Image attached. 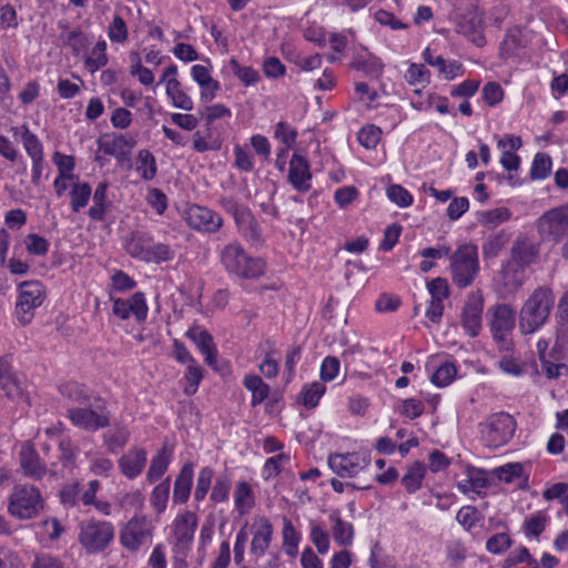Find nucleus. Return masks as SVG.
<instances>
[{
    "label": "nucleus",
    "mask_w": 568,
    "mask_h": 568,
    "mask_svg": "<svg viewBox=\"0 0 568 568\" xmlns=\"http://www.w3.org/2000/svg\"><path fill=\"white\" fill-rule=\"evenodd\" d=\"M242 236L250 242L252 245H261L263 243L262 230L258 225L257 220L246 207L236 219L234 220Z\"/></svg>",
    "instance_id": "b1692460"
},
{
    "label": "nucleus",
    "mask_w": 568,
    "mask_h": 568,
    "mask_svg": "<svg viewBox=\"0 0 568 568\" xmlns=\"http://www.w3.org/2000/svg\"><path fill=\"white\" fill-rule=\"evenodd\" d=\"M44 507L39 488L29 484L14 485L8 497V513L19 519L37 517Z\"/></svg>",
    "instance_id": "39448f33"
},
{
    "label": "nucleus",
    "mask_w": 568,
    "mask_h": 568,
    "mask_svg": "<svg viewBox=\"0 0 568 568\" xmlns=\"http://www.w3.org/2000/svg\"><path fill=\"white\" fill-rule=\"evenodd\" d=\"M283 548L288 557H295L298 552V544L301 541V534L295 529L292 521L283 518Z\"/></svg>",
    "instance_id": "a19ab883"
},
{
    "label": "nucleus",
    "mask_w": 568,
    "mask_h": 568,
    "mask_svg": "<svg viewBox=\"0 0 568 568\" xmlns=\"http://www.w3.org/2000/svg\"><path fill=\"white\" fill-rule=\"evenodd\" d=\"M156 524L146 515L135 514L120 529L121 546L131 551H139L144 545L151 544Z\"/></svg>",
    "instance_id": "1a4fd4ad"
},
{
    "label": "nucleus",
    "mask_w": 568,
    "mask_h": 568,
    "mask_svg": "<svg viewBox=\"0 0 568 568\" xmlns=\"http://www.w3.org/2000/svg\"><path fill=\"white\" fill-rule=\"evenodd\" d=\"M197 523V516L192 511L178 515L173 521L172 535L174 541L172 547L192 549Z\"/></svg>",
    "instance_id": "a211bd4d"
},
{
    "label": "nucleus",
    "mask_w": 568,
    "mask_h": 568,
    "mask_svg": "<svg viewBox=\"0 0 568 568\" xmlns=\"http://www.w3.org/2000/svg\"><path fill=\"white\" fill-rule=\"evenodd\" d=\"M449 268L453 283L459 288L470 286L479 274L478 247L473 243H463L449 255Z\"/></svg>",
    "instance_id": "7ed1b4c3"
},
{
    "label": "nucleus",
    "mask_w": 568,
    "mask_h": 568,
    "mask_svg": "<svg viewBox=\"0 0 568 568\" xmlns=\"http://www.w3.org/2000/svg\"><path fill=\"white\" fill-rule=\"evenodd\" d=\"M199 114L204 120L205 125L209 131L213 128V124L216 120L220 119H231L232 112L229 108L223 104L216 103L212 105H207L203 109H199Z\"/></svg>",
    "instance_id": "3c124183"
},
{
    "label": "nucleus",
    "mask_w": 568,
    "mask_h": 568,
    "mask_svg": "<svg viewBox=\"0 0 568 568\" xmlns=\"http://www.w3.org/2000/svg\"><path fill=\"white\" fill-rule=\"evenodd\" d=\"M405 80L409 84H428L430 81V72L424 64L410 63L405 73Z\"/></svg>",
    "instance_id": "e2e57ef3"
},
{
    "label": "nucleus",
    "mask_w": 568,
    "mask_h": 568,
    "mask_svg": "<svg viewBox=\"0 0 568 568\" xmlns=\"http://www.w3.org/2000/svg\"><path fill=\"white\" fill-rule=\"evenodd\" d=\"M59 392L63 398L74 404L91 405V399L95 396L88 388L77 382H68L59 386Z\"/></svg>",
    "instance_id": "2f4dec72"
},
{
    "label": "nucleus",
    "mask_w": 568,
    "mask_h": 568,
    "mask_svg": "<svg viewBox=\"0 0 568 568\" xmlns=\"http://www.w3.org/2000/svg\"><path fill=\"white\" fill-rule=\"evenodd\" d=\"M113 302L112 312L121 320H128L131 315L136 322L142 323L146 320L149 307L145 295L142 292H135L130 298H111Z\"/></svg>",
    "instance_id": "f3484780"
},
{
    "label": "nucleus",
    "mask_w": 568,
    "mask_h": 568,
    "mask_svg": "<svg viewBox=\"0 0 568 568\" xmlns=\"http://www.w3.org/2000/svg\"><path fill=\"white\" fill-rule=\"evenodd\" d=\"M369 463V456L361 453L333 454L328 457L331 469L339 477H354Z\"/></svg>",
    "instance_id": "2eb2a0df"
},
{
    "label": "nucleus",
    "mask_w": 568,
    "mask_h": 568,
    "mask_svg": "<svg viewBox=\"0 0 568 568\" xmlns=\"http://www.w3.org/2000/svg\"><path fill=\"white\" fill-rule=\"evenodd\" d=\"M526 45L523 33L519 29L508 30L500 43V55L508 59L517 54L519 49Z\"/></svg>",
    "instance_id": "ea45409f"
},
{
    "label": "nucleus",
    "mask_w": 568,
    "mask_h": 568,
    "mask_svg": "<svg viewBox=\"0 0 568 568\" xmlns=\"http://www.w3.org/2000/svg\"><path fill=\"white\" fill-rule=\"evenodd\" d=\"M81 491L79 483H72L65 485L60 490V501L64 507H74L81 501Z\"/></svg>",
    "instance_id": "774afa93"
},
{
    "label": "nucleus",
    "mask_w": 568,
    "mask_h": 568,
    "mask_svg": "<svg viewBox=\"0 0 568 568\" xmlns=\"http://www.w3.org/2000/svg\"><path fill=\"white\" fill-rule=\"evenodd\" d=\"M106 42L105 40H100L97 42V44L92 48L89 54H85L84 64L85 68L91 72L94 73L101 68L105 67L108 64V57H106Z\"/></svg>",
    "instance_id": "37998d69"
},
{
    "label": "nucleus",
    "mask_w": 568,
    "mask_h": 568,
    "mask_svg": "<svg viewBox=\"0 0 568 568\" xmlns=\"http://www.w3.org/2000/svg\"><path fill=\"white\" fill-rule=\"evenodd\" d=\"M510 241V234L505 230H499L489 234L481 246L484 258H495Z\"/></svg>",
    "instance_id": "72a5a7b5"
},
{
    "label": "nucleus",
    "mask_w": 568,
    "mask_h": 568,
    "mask_svg": "<svg viewBox=\"0 0 568 568\" xmlns=\"http://www.w3.org/2000/svg\"><path fill=\"white\" fill-rule=\"evenodd\" d=\"M287 181L298 192L306 193L311 190L312 172L308 160L295 152L290 161Z\"/></svg>",
    "instance_id": "412c9836"
},
{
    "label": "nucleus",
    "mask_w": 568,
    "mask_h": 568,
    "mask_svg": "<svg viewBox=\"0 0 568 568\" xmlns=\"http://www.w3.org/2000/svg\"><path fill=\"white\" fill-rule=\"evenodd\" d=\"M231 487H232L231 476L227 473L219 475L215 478L214 485L212 486L210 499L215 504L227 501Z\"/></svg>",
    "instance_id": "603ef678"
},
{
    "label": "nucleus",
    "mask_w": 568,
    "mask_h": 568,
    "mask_svg": "<svg viewBox=\"0 0 568 568\" xmlns=\"http://www.w3.org/2000/svg\"><path fill=\"white\" fill-rule=\"evenodd\" d=\"M288 462H290V456L284 453H281L276 456L267 458L263 466L264 479L267 480L273 477H276L282 471L284 465Z\"/></svg>",
    "instance_id": "680f3d73"
},
{
    "label": "nucleus",
    "mask_w": 568,
    "mask_h": 568,
    "mask_svg": "<svg viewBox=\"0 0 568 568\" xmlns=\"http://www.w3.org/2000/svg\"><path fill=\"white\" fill-rule=\"evenodd\" d=\"M536 227L544 241L560 243L568 234V205L546 211L538 217Z\"/></svg>",
    "instance_id": "9d476101"
},
{
    "label": "nucleus",
    "mask_w": 568,
    "mask_h": 568,
    "mask_svg": "<svg viewBox=\"0 0 568 568\" xmlns=\"http://www.w3.org/2000/svg\"><path fill=\"white\" fill-rule=\"evenodd\" d=\"M538 254V245L527 236H518L511 246V258L517 265L521 267L534 263Z\"/></svg>",
    "instance_id": "a878e982"
},
{
    "label": "nucleus",
    "mask_w": 568,
    "mask_h": 568,
    "mask_svg": "<svg viewBox=\"0 0 568 568\" xmlns=\"http://www.w3.org/2000/svg\"><path fill=\"white\" fill-rule=\"evenodd\" d=\"M310 539L321 555L329 550V534L322 523L310 520Z\"/></svg>",
    "instance_id": "49530a36"
},
{
    "label": "nucleus",
    "mask_w": 568,
    "mask_h": 568,
    "mask_svg": "<svg viewBox=\"0 0 568 568\" xmlns=\"http://www.w3.org/2000/svg\"><path fill=\"white\" fill-rule=\"evenodd\" d=\"M130 433L125 427H119L104 436L105 446L110 453H119L128 443Z\"/></svg>",
    "instance_id": "4d7b16f0"
},
{
    "label": "nucleus",
    "mask_w": 568,
    "mask_h": 568,
    "mask_svg": "<svg viewBox=\"0 0 568 568\" xmlns=\"http://www.w3.org/2000/svg\"><path fill=\"white\" fill-rule=\"evenodd\" d=\"M551 158L546 153H537L530 168L531 180H544L551 171Z\"/></svg>",
    "instance_id": "bf43d9fd"
},
{
    "label": "nucleus",
    "mask_w": 568,
    "mask_h": 568,
    "mask_svg": "<svg viewBox=\"0 0 568 568\" xmlns=\"http://www.w3.org/2000/svg\"><path fill=\"white\" fill-rule=\"evenodd\" d=\"M63 44L70 48L74 55L84 54L90 45L87 34L79 30H71L61 36Z\"/></svg>",
    "instance_id": "a18cd8bd"
},
{
    "label": "nucleus",
    "mask_w": 568,
    "mask_h": 568,
    "mask_svg": "<svg viewBox=\"0 0 568 568\" xmlns=\"http://www.w3.org/2000/svg\"><path fill=\"white\" fill-rule=\"evenodd\" d=\"M456 31L467 37L477 47H483L486 43L483 33V17L474 4L465 10V12L456 13L455 16Z\"/></svg>",
    "instance_id": "ddd939ff"
},
{
    "label": "nucleus",
    "mask_w": 568,
    "mask_h": 568,
    "mask_svg": "<svg viewBox=\"0 0 568 568\" xmlns=\"http://www.w3.org/2000/svg\"><path fill=\"white\" fill-rule=\"evenodd\" d=\"M171 459L172 450L165 445L152 457L146 473V480L149 483L159 480L166 473Z\"/></svg>",
    "instance_id": "7c9ffc66"
},
{
    "label": "nucleus",
    "mask_w": 568,
    "mask_h": 568,
    "mask_svg": "<svg viewBox=\"0 0 568 568\" xmlns=\"http://www.w3.org/2000/svg\"><path fill=\"white\" fill-rule=\"evenodd\" d=\"M148 453L144 448L134 447L119 459V468L129 479L138 477L146 465Z\"/></svg>",
    "instance_id": "5701e85b"
},
{
    "label": "nucleus",
    "mask_w": 568,
    "mask_h": 568,
    "mask_svg": "<svg viewBox=\"0 0 568 568\" xmlns=\"http://www.w3.org/2000/svg\"><path fill=\"white\" fill-rule=\"evenodd\" d=\"M166 94L172 100L175 108L184 111L193 110V101L187 93L182 89L181 82L176 78L168 80Z\"/></svg>",
    "instance_id": "c9c22d12"
},
{
    "label": "nucleus",
    "mask_w": 568,
    "mask_h": 568,
    "mask_svg": "<svg viewBox=\"0 0 568 568\" xmlns=\"http://www.w3.org/2000/svg\"><path fill=\"white\" fill-rule=\"evenodd\" d=\"M136 172L141 179L151 181L156 176L155 156L149 150H140L136 159Z\"/></svg>",
    "instance_id": "79ce46f5"
},
{
    "label": "nucleus",
    "mask_w": 568,
    "mask_h": 568,
    "mask_svg": "<svg viewBox=\"0 0 568 568\" xmlns=\"http://www.w3.org/2000/svg\"><path fill=\"white\" fill-rule=\"evenodd\" d=\"M45 298L43 285L38 281L23 282L19 286V296L16 303V315L19 323L28 325Z\"/></svg>",
    "instance_id": "9b49d317"
},
{
    "label": "nucleus",
    "mask_w": 568,
    "mask_h": 568,
    "mask_svg": "<svg viewBox=\"0 0 568 568\" xmlns=\"http://www.w3.org/2000/svg\"><path fill=\"white\" fill-rule=\"evenodd\" d=\"M325 390L326 387L321 382L305 385L300 394L302 404L307 408L316 407Z\"/></svg>",
    "instance_id": "5fc2aeb1"
},
{
    "label": "nucleus",
    "mask_w": 568,
    "mask_h": 568,
    "mask_svg": "<svg viewBox=\"0 0 568 568\" xmlns=\"http://www.w3.org/2000/svg\"><path fill=\"white\" fill-rule=\"evenodd\" d=\"M511 215V211L508 207L501 206L483 212L479 217V223L485 227L495 229L509 221Z\"/></svg>",
    "instance_id": "09e8293b"
},
{
    "label": "nucleus",
    "mask_w": 568,
    "mask_h": 568,
    "mask_svg": "<svg viewBox=\"0 0 568 568\" xmlns=\"http://www.w3.org/2000/svg\"><path fill=\"white\" fill-rule=\"evenodd\" d=\"M108 36L112 42L123 43L128 40V27L119 14H114L108 29Z\"/></svg>",
    "instance_id": "0e129e2a"
},
{
    "label": "nucleus",
    "mask_w": 568,
    "mask_h": 568,
    "mask_svg": "<svg viewBox=\"0 0 568 568\" xmlns=\"http://www.w3.org/2000/svg\"><path fill=\"white\" fill-rule=\"evenodd\" d=\"M354 70L362 71L367 75H379L383 71V63L381 60L373 55H357L349 63Z\"/></svg>",
    "instance_id": "de8ad7c7"
},
{
    "label": "nucleus",
    "mask_w": 568,
    "mask_h": 568,
    "mask_svg": "<svg viewBox=\"0 0 568 568\" xmlns=\"http://www.w3.org/2000/svg\"><path fill=\"white\" fill-rule=\"evenodd\" d=\"M555 296L548 286L537 287L521 306L519 328L523 334H531L549 320Z\"/></svg>",
    "instance_id": "f257e3e1"
},
{
    "label": "nucleus",
    "mask_w": 568,
    "mask_h": 568,
    "mask_svg": "<svg viewBox=\"0 0 568 568\" xmlns=\"http://www.w3.org/2000/svg\"><path fill=\"white\" fill-rule=\"evenodd\" d=\"M230 71L246 87L253 85L260 81L258 71L252 67H244L232 58L229 62Z\"/></svg>",
    "instance_id": "864d4df0"
},
{
    "label": "nucleus",
    "mask_w": 568,
    "mask_h": 568,
    "mask_svg": "<svg viewBox=\"0 0 568 568\" xmlns=\"http://www.w3.org/2000/svg\"><path fill=\"white\" fill-rule=\"evenodd\" d=\"M484 298L480 292L468 294L462 311V325L470 337H476L481 331V314Z\"/></svg>",
    "instance_id": "dca6fc26"
},
{
    "label": "nucleus",
    "mask_w": 568,
    "mask_h": 568,
    "mask_svg": "<svg viewBox=\"0 0 568 568\" xmlns=\"http://www.w3.org/2000/svg\"><path fill=\"white\" fill-rule=\"evenodd\" d=\"M170 489L171 480L169 477H166L164 480L158 484L151 493L150 503L158 515H161L166 509Z\"/></svg>",
    "instance_id": "c03bdc74"
},
{
    "label": "nucleus",
    "mask_w": 568,
    "mask_h": 568,
    "mask_svg": "<svg viewBox=\"0 0 568 568\" xmlns=\"http://www.w3.org/2000/svg\"><path fill=\"white\" fill-rule=\"evenodd\" d=\"M125 252L133 258L144 262L162 263L174 258V251L163 243H155L153 237L143 231H132L123 240Z\"/></svg>",
    "instance_id": "f03ea898"
},
{
    "label": "nucleus",
    "mask_w": 568,
    "mask_h": 568,
    "mask_svg": "<svg viewBox=\"0 0 568 568\" xmlns=\"http://www.w3.org/2000/svg\"><path fill=\"white\" fill-rule=\"evenodd\" d=\"M21 139L23 148L32 161L43 159V145L34 133L24 128Z\"/></svg>",
    "instance_id": "13d9d810"
},
{
    "label": "nucleus",
    "mask_w": 568,
    "mask_h": 568,
    "mask_svg": "<svg viewBox=\"0 0 568 568\" xmlns=\"http://www.w3.org/2000/svg\"><path fill=\"white\" fill-rule=\"evenodd\" d=\"M92 195L91 185L87 182L74 181L70 190V206L73 213H79L84 209Z\"/></svg>",
    "instance_id": "4c0bfd02"
},
{
    "label": "nucleus",
    "mask_w": 568,
    "mask_h": 568,
    "mask_svg": "<svg viewBox=\"0 0 568 568\" xmlns=\"http://www.w3.org/2000/svg\"><path fill=\"white\" fill-rule=\"evenodd\" d=\"M97 144L99 151L106 155H112L121 161L135 146L136 140L131 134L113 133L99 138Z\"/></svg>",
    "instance_id": "aec40b11"
},
{
    "label": "nucleus",
    "mask_w": 568,
    "mask_h": 568,
    "mask_svg": "<svg viewBox=\"0 0 568 568\" xmlns=\"http://www.w3.org/2000/svg\"><path fill=\"white\" fill-rule=\"evenodd\" d=\"M328 518L334 541L341 547L351 546L354 540L353 525L342 519L338 509L332 510Z\"/></svg>",
    "instance_id": "cd10ccee"
},
{
    "label": "nucleus",
    "mask_w": 568,
    "mask_h": 568,
    "mask_svg": "<svg viewBox=\"0 0 568 568\" xmlns=\"http://www.w3.org/2000/svg\"><path fill=\"white\" fill-rule=\"evenodd\" d=\"M220 260L229 273L242 278L260 277L265 270L264 261L247 255L237 242L225 245L220 252Z\"/></svg>",
    "instance_id": "20e7f679"
},
{
    "label": "nucleus",
    "mask_w": 568,
    "mask_h": 568,
    "mask_svg": "<svg viewBox=\"0 0 568 568\" xmlns=\"http://www.w3.org/2000/svg\"><path fill=\"white\" fill-rule=\"evenodd\" d=\"M214 477V470L210 466L201 468L197 475L194 500L200 503L203 501L212 486V479Z\"/></svg>",
    "instance_id": "6e6d98bb"
},
{
    "label": "nucleus",
    "mask_w": 568,
    "mask_h": 568,
    "mask_svg": "<svg viewBox=\"0 0 568 568\" xmlns=\"http://www.w3.org/2000/svg\"><path fill=\"white\" fill-rule=\"evenodd\" d=\"M68 417L74 426L88 432H97L110 425L106 402L99 395L91 399V405L69 408Z\"/></svg>",
    "instance_id": "6e6552de"
},
{
    "label": "nucleus",
    "mask_w": 568,
    "mask_h": 568,
    "mask_svg": "<svg viewBox=\"0 0 568 568\" xmlns=\"http://www.w3.org/2000/svg\"><path fill=\"white\" fill-rule=\"evenodd\" d=\"M235 510L241 515H247L255 506V495L252 486L245 481H239L234 490Z\"/></svg>",
    "instance_id": "c756f323"
},
{
    "label": "nucleus",
    "mask_w": 568,
    "mask_h": 568,
    "mask_svg": "<svg viewBox=\"0 0 568 568\" xmlns=\"http://www.w3.org/2000/svg\"><path fill=\"white\" fill-rule=\"evenodd\" d=\"M456 374V366L450 362H445L434 372L430 379L436 386L445 387L454 381Z\"/></svg>",
    "instance_id": "052dcab7"
},
{
    "label": "nucleus",
    "mask_w": 568,
    "mask_h": 568,
    "mask_svg": "<svg viewBox=\"0 0 568 568\" xmlns=\"http://www.w3.org/2000/svg\"><path fill=\"white\" fill-rule=\"evenodd\" d=\"M0 387L9 398H18L22 395L19 381L12 375L9 363L3 358H0Z\"/></svg>",
    "instance_id": "473e14b6"
},
{
    "label": "nucleus",
    "mask_w": 568,
    "mask_h": 568,
    "mask_svg": "<svg viewBox=\"0 0 568 568\" xmlns=\"http://www.w3.org/2000/svg\"><path fill=\"white\" fill-rule=\"evenodd\" d=\"M550 517L545 510H538L526 517L523 524V531L527 538H538L546 529Z\"/></svg>",
    "instance_id": "f704fd0d"
},
{
    "label": "nucleus",
    "mask_w": 568,
    "mask_h": 568,
    "mask_svg": "<svg viewBox=\"0 0 568 568\" xmlns=\"http://www.w3.org/2000/svg\"><path fill=\"white\" fill-rule=\"evenodd\" d=\"M274 527L265 516H257L252 525L250 552L256 559L265 556L273 540Z\"/></svg>",
    "instance_id": "6ab92c4d"
},
{
    "label": "nucleus",
    "mask_w": 568,
    "mask_h": 568,
    "mask_svg": "<svg viewBox=\"0 0 568 568\" xmlns=\"http://www.w3.org/2000/svg\"><path fill=\"white\" fill-rule=\"evenodd\" d=\"M115 528L112 523L90 518L80 524L79 542L89 554L104 551L114 540Z\"/></svg>",
    "instance_id": "423d86ee"
},
{
    "label": "nucleus",
    "mask_w": 568,
    "mask_h": 568,
    "mask_svg": "<svg viewBox=\"0 0 568 568\" xmlns=\"http://www.w3.org/2000/svg\"><path fill=\"white\" fill-rule=\"evenodd\" d=\"M381 130L375 125L362 128L357 133V140L366 149H374L381 140Z\"/></svg>",
    "instance_id": "338daca9"
},
{
    "label": "nucleus",
    "mask_w": 568,
    "mask_h": 568,
    "mask_svg": "<svg viewBox=\"0 0 568 568\" xmlns=\"http://www.w3.org/2000/svg\"><path fill=\"white\" fill-rule=\"evenodd\" d=\"M185 366H186V369H185L183 378L186 384L183 388V392H184V394L190 396V395H194L197 392L199 385H200L201 381L203 379V369L196 359L193 361L192 364H187Z\"/></svg>",
    "instance_id": "8fccbe9b"
},
{
    "label": "nucleus",
    "mask_w": 568,
    "mask_h": 568,
    "mask_svg": "<svg viewBox=\"0 0 568 568\" xmlns=\"http://www.w3.org/2000/svg\"><path fill=\"white\" fill-rule=\"evenodd\" d=\"M184 219L191 229L200 232L216 233L223 225L220 214L201 205H191L184 212Z\"/></svg>",
    "instance_id": "4468645a"
},
{
    "label": "nucleus",
    "mask_w": 568,
    "mask_h": 568,
    "mask_svg": "<svg viewBox=\"0 0 568 568\" xmlns=\"http://www.w3.org/2000/svg\"><path fill=\"white\" fill-rule=\"evenodd\" d=\"M108 183L101 182L97 185L92 196L93 205L89 209L88 215L92 221L102 222L106 212L111 209L112 202L106 196Z\"/></svg>",
    "instance_id": "c85d7f7f"
},
{
    "label": "nucleus",
    "mask_w": 568,
    "mask_h": 568,
    "mask_svg": "<svg viewBox=\"0 0 568 568\" xmlns=\"http://www.w3.org/2000/svg\"><path fill=\"white\" fill-rule=\"evenodd\" d=\"M425 474V465L420 462H415L407 468L406 474L402 478V484L408 494H413L422 487Z\"/></svg>",
    "instance_id": "58836bf2"
},
{
    "label": "nucleus",
    "mask_w": 568,
    "mask_h": 568,
    "mask_svg": "<svg viewBox=\"0 0 568 568\" xmlns=\"http://www.w3.org/2000/svg\"><path fill=\"white\" fill-rule=\"evenodd\" d=\"M193 475H194V465L192 463H185L181 469L179 475L175 478L174 487H173V503L174 504H185L191 494L192 485H193Z\"/></svg>",
    "instance_id": "bb28decb"
},
{
    "label": "nucleus",
    "mask_w": 568,
    "mask_h": 568,
    "mask_svg": "<svg viewBox=\"0 0 568 568\" xmlns=\"http://www.w3.org/2000/svg\"><path fill=\"white\" fill-rule=\"evenodd\" d=\"M516 427V420L508 413L491 414L479 424L480 439L487 447L498 448L513 438Z\"/></svg>",
    "instance_id": "0eeeda50"
},
{
    "label": "nucleus",
    "mask_w": 568,
    "mask_h": 568,
    "mask_svg": "<svg viewBox=\"0 0 568 568\" xmlns=\"http://www.w3.org/2000/svg\"><path fill=\"white\" fill-rule=\"evenodd\" d=\"M487 486V479L479 471H471L467 479L458 483V488L463 493L474 491L480 494V490Z\"/></svg>",
    "instance_id": "69168bd1"
},
{
    "label": "nucleus",
    "mask_w": 568,
    "mask_h": 568,
    "mask_svg": "<svg viewBox=\"0 0 568 568\" xmlns=\"http://www.w3.org/2000/svg\"><path fill=\"white\" fill-rule=\"evenodd\" d=\"M20 465L23 474L32 479L40 480L47 474V466L40 460L36 449L23 445L20 450Z\"/></svg>",
    "instance_id": "393cba45"
},
{
    "label": "nucleus",
    "mask_w": 568,
    "mask_h": 568,
    "mask_svg": "<svg viewBox=\"0 0 568 568\" xmlns=\"http://www.w3.org/2000/svg\"><path fill=\"white\" fill-rule=\"evenodd\" d=\"M243 385L252 393L251 404L253 407L262 404L270 395V386L258 375H246Z\"/></svg>",
    "instance_id": "e433bc0d"
},
{
    "label": "nucleus",
    "mask_w": 568,
    "mask_h": 568,
    "mask_svg": "<svg viewBox=\"0 0 568 568\" xmlns=\"http://www.w3.org/2000/svg\"><path fill=\"white\" fill-rule=\"evenodd\" d=\"M488 323L494 339L501 344L516 324V311L507 304H497L487 311Z\"/></svg>",
    "instance_id": "f8f14e48"
},
{
    "label": "nucleus",
    "mask_w": 568,
    "mask_h": 568,
    "mask_svg": "<svg viewBox=\"0 0 568 568\" xmlns=\"http://www.w3.org/2000/svg\"><path fill=\"white\" fill-rule=\"evenodd\" d=\"M185 336L194 342L199 351L204 355V361L209 366L214 367L217 357L216 346L212 335L199 326H192L185 333Z\"/></svg>",
    "instance_id": "4be33fe9"
}]
</instances>
